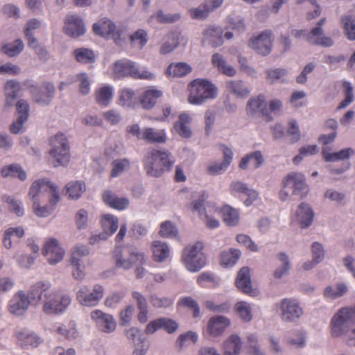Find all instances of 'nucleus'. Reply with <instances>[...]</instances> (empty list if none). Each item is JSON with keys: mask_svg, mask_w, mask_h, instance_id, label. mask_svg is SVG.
<instances>
[{"mask_svg": "<svg viewBox=\"0 0 355 355\" xmlns=\"http://www.w3.org/2000/svg\"><path fill=\"white\" fill-rule=\"evenodd\" d=\"M51 284L48 281L38 282L33 284L30 289L28 297L34 304L43 302L48 298L53 291L51 290Z\"/></svg>", "mask_w": 355, "mask_h": 355, "instance_id": "obj_16", "label": "nucleus"}, {"mask_svg": "<svg viewBox=\"0 0 355 355\" xmlns=\"http://www.w3.org/2000/svg\"><path fill=\"white\" fill-rule=\"evenodd\" d=\"M103 199L109 207L117 210H123L129 205L128 198L123 197L119 198L111 191H105L103 194Z\"/></svg>", "mask_w": 355, "mask_h": 355, "instance_id": "obj_32", "label": "nucleus"}, {"mask_svg": "<svg viewBox=\"0 0 355 355\" xmlns=\"http://www.w3.org/2000/svg\"><path fill=\"white\" fill-rule=\"evenodd\" d=\"M242 347L241 339L236 334L231 335L224 343V355H239Z\"/></svg>", "mask_w": 355, "mask_h": 355, "instance_id": "obj_37", "label": "nucleus"}, {"mask_svg": "<svg viewBox=\"0 0 355 355\" xmlns=\"http://www.w3.org/2000/svg\"><path fill=\"white\" fill-rule=\"evenodd\" d=\"M18 343L23 347H37L40 343V338L34 332L24 329L16 334Z\"/></svg>", "mask_w": 355, "mask_h": 355, "instance_id": "obj_30", "label": "nucleus"}, {"mask_svg": "<svg viewBox=\"0 0 355 355\" xmlns=\"http://www.w3.org/2000/svg\"><path fill=\"white\" fill-rule=\"evenodd\" d=\"M222 35V29L219 27H209L204 32L205 40L214 47L219 46L223 44Z\"/></svg>", "mask_w": 355, "mask_h": 355, "instance_id": "obj_42", "label": "nucleus"}, {"mask_svg": "<svg viewBox=\"0 0 355 355\" xmlns=\"http://www.w3.org/2000/svg\"><path fill=\"white\" fill-rule=\"evenodd\" d=\"M55 87L51 83H45L40 87H34L31 89L32 97L35 102L47 105L53 98Z\"/></svg>", "mask_w": 355, "mask_h": 355, "instance_id": "obj_18", "label": "nucleus"}, {"mask_svg": "<svg viewBox=\"0 0 355 355\" xmlns=\"http://www.w3.org/2000/svg\"><path fill=\"white\" fill-rule=\"evenodd\" d=\"M64 33L73 37H77L85 31L83 19L78 15L67 16L64 21Z\"/></svg>", "mask_w": 355, "mask_h": 355, "instance_id": "obj_21", "label": "nucleus"}, {"mask_svg": "<svg viewBox=\"0 0 355 355\" xmlns=\"http://www.w3.org/2000/svg\"><path fill=\"white\" fill-rule=\"evenodd\" d=\"M116 267L123 270L131 268L134 264H144L145 254L133 247H116L113 252Z\"/></svg>", "mask_w": 355, "mask_h": 355, "instance_id": "obj_4", "label": "nucleus"}, {"mask_svg": "<svg viewBox=\"0 0 355 355\" xmlns=\"http://www.w3.org/2000/svg\"><path fill=\"white\" fill-rule=\"evenodd\" d=\"M112 169L111 176L116 178L123 172L128 171L130 168V161L128 158L114 159L112 162Z\"/></svg>", "mask_w": 355, "mask_h": 355, "instance_id": "obj_56", "label": "nucleus"}, {"mask_svg": "<svg viewBox=\"0 0 355 355\" xmlns=\"http://www.w3.org/2000/svg\"><path fill=\"white\" fill-rule=\"evenodd\" d=\"M354 153V150L352 148H344L336 153H330L326 148H323L322 151L324 159L328 162L349 159Z\"/></svg>", "mask_w": 355, "mask_h": 355, "instance_id": "obj_36", "label": "nucleus"}, {"mask_svg": "<svg viewBox=\"0 0 355 355\" xmlns=\"http://www.w3.org/2000/svg\"><path fill=\"white\" fill-rule=\"evenodd\" d=\"M71 297L68 295H61L53 291L48 298L44 300L42 310L48 315L62 313L71 304Z\"/></svg>", "mask_w": 355, "mask_h": 355, "instance_id": "obj_10", "label": "nucleus"}, {"mask_svg": "<svg viewBox=\"0 0 355 355\" xmlns=\"http://www.w3.org/2000/svg\"><path fill=\"white\" fill-rule=\"evenodd\" d=\"M207 198V194L205 192H202L199 199L194 200L191 203V210L193 211H198L200 216L205 215L207 212H209L211 214L218 212V210L215 206L211 207L209 205H204Z\"/></svg>", "mask_w": 355, "mask_h": 355, "instance_id": "obj_39", "label": "nucleus"}, {"mask_svg": "<svg viewBox=\"0 0 355 355\" xmlns=\"http://www.w3.org/2000/svg\"><path fill=\"white\" fill-rule=\"evenodd\" d=\"M105 293V288L99 284H95L92 287L83 284L80 286L76 293V297L78 303L87 307L97 306L103 299Z\"/></svg>", "mask_w": 355, "mask_h": 355, "instance_id": "obj_6", "label": "nucleus"}, {"mask_svg": "<svg viewBox=\"0 0 355 355\" xmlns=\"http://www.w3.org/2000/svg\"><path fill=\"white\" fill-rule=\"evenodd\" d=\"M198 336L194 331H187L180 334L176 340V346L179 349H182L184 347L188 346L191 343H196L198 341Z\"/></svg>", "mask_w": 355, "mask_h": 355, "instance_id": "obj_57", "label": "nucleus"}, {"mask_svg": "<svg viewBox=\"0 0 355 355\" xmlns=\"http://www.w3.org/2000/svg\"><path fill=\"white\" fill-rule=\"evenodd\" d=\"M235 310L239 317L245 322H250L252 318L251 306L249 303L241 301L236 304Z\"/></svg>", "mask_w": 355, "mask_h": 355, "instance_id": "obj_60", "label": "nucleus"}, {"mask_svg": "<svg viewBox=\"0 0 355 355\" xmlns=\"http://www.w3.org/2000/svg\"><path fill=\"white\" fill-rule=\"evenodd\" d=\"M227 91L239 98H246L250 90L242 80H228L225 83Z\"/></svg>", "mask_w": 355, "mask_h": 355, "instance_id": "obj_35", "label": "nucleus"}, {"mask_svg": "<svg viewBox=\"0 0 355 355\" xmlns=\"http://www.w3.org/2000/svg\"><path fill=\"white\" fill-rule=\"evenodd\" d=\"M190 94L188 101L193 105H202L216 97L217 87L207 79H196L189 85Z\"/></svg>", "mask_w": 355, "mask_h": 355, "instance_id": "obj_3", "label": "nucleus"}, {"mask_svg": "<svg viewBox=\"0 0 355 355\" xmlns=\"http://www.w3.org/2000/svg\"><path fill=\"white\" fill-rule=\"evenodd\" d=\"M283 321L294 322L303 315V309L294 298H284L277 304Z\"/></svg>", "mask_w": 355, "mask_h": 355, "instance_id": "obj_9", "label": "nucleus"}, {"mask_svg": "<svg viewBox=\"0 0 355 355\" xmlns=\"http://www.w3.org/2000/svg\"><path fill=\"white\" fill-rule=\"evenodd\" d=\"M343 87L344 88L345 98L338 105V110L345 108L354 101L353 87L352 84L349 81L345 80L343 83Z\"/></svg>", "mask_w": 355, "mask_h": 355, "instance_id": "obj_59", "label": "nucleus"}, {"mask_svg": "<svg viewBox=\"0 0 355 355\" xmlns=\"http://www.w3.org/2000/svg\"><path fill=\"white\" fill-rule=\"evenodd\" d=\"M277 258L281 262V266L275 269L273 275L277 279H280L287 275L291 268L288 256L284 252H279Z\"/></svg>", "mask_w": 355, "mask_h": 355, "instance_id": "obj_54", "label": "nucleus"}, {"mask_svg": "<svg viewBox=\"0 0 355 355\" xmlns=\"http://www.w3.org/2000/svg\"><path fill=\"white\" fill-rule=\"evenodd\" d=\"M0 173L4 178H17L22 182L25 181L27 178L26 172L19 164H11L3 166Z\"/></svg>", "mask_w": 355, "mask_h": 355, "instance_id": "obj_29", "label": "nucleus"}, {"mask_svg": "<svg viewBox=\"0 0 355 355\" xmlns=\"http://www.w3.org/2000/svg\"><path fill=\"white\" fill-rule=\"evenodd\" d=\"M137 64L128 59H121L114 64L113 71L117 78L130 76L133 78Z\"/></svg>", "mask_w": 355, "mask_h": 355, "instance_id": "obj_22", "label": "nucleus"}, {"mask_svg": "<svg viewBox=\"0 0 355 355\" xmlns=\"http://www.w3.org/2000/svg\"><path fill=\"white\" fill-rule=\"evenodd\" d=\"M343 32L346 37L350 41L355 40V17L344 16L340 19Z\"/></svg>", "mask_w": 355, "mask_h": 355, "instance_id": "obj_52", "label": "nucleus"}, {"mask_svg": "<svg viewBox=\"0 0 355 355\" xmlns=\"http://www.w3.org/2000/svg\"><path fill=\"white\" fill-rule=\"evenodd\" d=\"M50 182L44 179L33 182L31 186L28 196L33 202L39 201L38 197L46 193Z\"/></svg>", "mask_w": 355, "mask_h": 355, "instance_id": "obj_41", "label": "nucleus"}, {"mask_svg": "<svg viewBox=\"0 0 355 355\" xmlns=\"http://www.w3.org/2000/svg\"><path fill=\"white\" fill-rule=\"evenodd\" d=\"M41 22L37 19H32L29 20L24 28V35L28 40V46L33 49H36L38 46V40L34 36V31L40 28Z\"/></svg>", "mask_w": 355, "mask_h": 355, "instance_id": "obj_34", "label": "nucleus"}, {"mask_svg": "<svg viewBox=\"0 0 355 355\" xmlns=\"http://www.w3.org/2000/svg\"><path fill=\"white\" fill-rule=\"evenodd\" d=\"M220 149L223 155L221 162H213L207 167V172L211 175H216L225 172L230 165L233 159V151L225 145H221Z\"/></svg>", "mask_w": 355, "mask_h": 355, "instance_id": "obj_17", "label": "nucleus"}, {"mask_svg": "<svg viewBox=\"0 0 355 355\" xmlns=\"http://www.w3.org/2000/svg\"><path fill=\"white\" fill-rule=\"evenodd\" d=\"M325 20V18L320 19L317 26L309 33H306L304 30H292L291 35L297 38L306 36L307 41L312 44L329 47L333 45L332 39L322 35L323 31L322 26L324 24Z\"/></svg>", "mask_w": 355, "mask_h": 355, "instance_id": "obj_8", "label": "nucleus"}, {"mask_svg": "<svg viewBox=\"0 0 355 355\" xmlns=\"http://www.w3.org/2000/svg\"><path fill=\"white\" fill-rule=\"evenodd\" d=\"M191 71V67L184 62L171 64L166 69V74L168 76L181 77Z\"/></svg>", "mask_w": 355, "mask_h": 355, "instance_id": "obj_53", "label": "nucleus"}, {"mask_svg": "<svg viewBox=\"0 0 355 355\" xmlns=\"http://www.w3.org/2000/svg\"><path fill=\"white\" fill-rule=\"evenodd\" d=\"M266 78L271 83L276 81L285 82L288 76V71L283 68L270 69L266 71Z\"/></svg>", "mask_w": 355, "mask_h": 355, "instance_id": "obj_58", "label": "nucleus"}, {"mask_svg": "<svg viewBox=\"0 0 355 355\" xmlns=\"http://www.w3.org/2000/svg\"><path fill=\"white\" fill-rule=\"evenodd\" d=\"M52 331L69 340H74L78 336L76 322L73 320L65 324L56 323L53 326Z\"/></svg>", "mask_w": 355, "mask_h": 355, "instance_id": "obj_24", "label": "nucleus"}, {"mask_svg": "<svg viewBox=\"0 0 355 355\" xmlns=\"http://www.w3.org/2000/svg\"><path fill=\"white\" fill-rule=\"evenodd\" d=\"M247 112L248 114H261L268 116V111L266 107V98L263 95L251 98L247 104Z\"/></svg>", "mask_w": 355, "mask_h": 355, "instance_id": "obj_25", "label": "nucleus"}, {"mask_svg": "<svg viewBox=\"0 0 355 355\" xmlns=\"http://www.w3.org/2000/svg\"><path fill=\"white\" fill-rule=\"evenodd\" d=\"M153 257L155 261L163 262L170 256V248L168 245L159 241L152 243Z\"/></svg>", "mask_w": 355, "mask_h": 355, "instance_id": "obj_38", "label": "nucleus"}, {"mask_svg": "<svg viewBox=\"0 0 355 355\" xmlns=\"http://www.w3.org/2000/svg\"><path fill=\"white\" fill-rule=\"evenodd\" d=\"M93 31L96 35L106 39H113L114 42L120 44L121 32L116 29L114 22L107 17H101L93 24Z\"/></svg>", "mask_w": 355, "mask_h": 355, "instance_id": "obj_12", "label": "nucleus"}, {"mask_svg": "<svg viewBox=\"0 0 355 355\" xmlns=\"http://www.w3.org/2000/svg\"><path fill=\"white\" fill-rule=\"evenodd\" d=\"M31 304L28 295L20 291L16 293L9 302V311L14 315L24 314Z\"/></svg>", "mask_w": 355, "mask_h": 355, "instance_id": "obj_20", "label": "nucleus"}, {"mask_svg": "<svg viewBox=\"0 0 355 355\" xmlns=\"http://www.w3.org/2000/svg\"><path fill=\"white\" fill-rule=\"evenodd\" d=\"M143 164L148 175L158 178L172 169L175 159L168 150L152 149L144 155Z\"/></svg>", "mask_w": 355, "mask_h": 355, "instance_id": "obj_2", "label": "nucleus"}, {"mask_svg": "<svg viewBox=\"0 0 355 355\" xmlns=\"http://www.w3.org/2000/svg\"><path fill=\"white\" fill-rule=\"evenodd\" d=\"M191 119L188 114L182 113L174 124L173 128L177 134L182 138L188 139L191 137L192 132L189 127Z\"/></svg>", "mask_w": 355, "mask_h": 355, "instance_id": "obj_31", "label": "nucleus"}, {"mask_svg": "<svg viewBox=\"0 0 355 355\" xmlns=\"http://www.w3.org/2000/svg\"><path fill=\"white\" fill-rule=\"evenodd\" d=\"M282 185L284 188L291 189L293 195L299 196L301 198H304L309 191L305 177L300 172L288 173L283 178Z\"/></svg>", "mask_w": 355, "mask_h": 355, "instance_id": "obj_11", "label": "nucleus"}, {"mask_svg": "<svg viewBox=\"0 0 355 355\" xmlns=\"http://www.w3.org/2000/svg\"><path fill=\"white\" fill-rule=\"evenodd\" d=\"M142 139L150 144L164 143L166 139V132L164 130L156 131L152 128H146L143 130Z\"/></svg>", "mask_w": 355, "mask_h": 355, "instance_id": "obj_43", "label": "nucleus"}, {"mask_svg": "<svg viewBox=\"0 0 355 355\" xmlns=\"http://www.w3.org/2000/svg\"><path fill=\"white\" fill-rule=\"evenodd\" d=\"M5 106L12 107L15 104L18 94L21 90V84L15 80H8L5 84Z\"/></svg>", "mask_w": 355, "mask_h": 355, "instance_id": "obj_27", "label": "nucleus"}, {"mask_svg": "<svg viewBox=\"0 0 355 355\" xmlns=\"http://www.w3.org/2000/svg\"><path fill=\"white\" fill-rule=\"evenodd\" d=\"M114 94V88L111 85H105L96 90L95 98L96 102L102 105L107 106L111 101Z\"/></svg>", "mask_w": 355, "mask_h": 355, "instance_id": "obj_44", "label": "nucleus"}, {"mask_svg": "<svg viewBox=\"0 0 355 355\" xmlns=\"http://www.w3.org/2000/svg\"><path fill=\"white\" fill-rule=\"evenodd\" d=\"M209 8V7H208L207 5L204 1L203 3L200 4L197 8H191L189 10V12L192 19L202 20L207 18L209 13L211 12V10Z\"/></svg>", "mask_w": 355, "mask_h": 355, "instance_id": "obj_61", "label": "nucleus"}, {"mask_svg": "<svg viewBox=\"0 0 355 355\" xmlns=\"http://www.w3.org/2000/svg\"><path fill=\"white\" fill-rule=\"evenodd\" d=\"M314 213L309 204L301 203L292 217V222L300 225L301 228L309 227L313 220Z\"/></svg>", "mask_w": 355, "mask_h": 355, "instance_id": "obj_19", "label": "nucleus"}, {"mask_svg": "<svg viewBox=\"0 0 355 355\" xmlns=\"http://www.w3.org/2000/svg\"><path fill=\"white\" fill-rule=\"evenodd\" d=\"M51 146L49 153L57 163L55 166L67 165L70 160V153L65 135L62 133L56 134L51 141Z\"/></svg>", "mask_w": 355, "mask_h": 355, "instance_id": "obj_7", "label": "nucleus"}, {"mask_svg": "<svg viewBox=\"0 0 355 355\" xmlns=\"http://www.w3.org/2000/svg\"><path fill=\"white\" fill-rule=\"evenodd\" d=\"M211 61L213 65L223 74L232 77L236 74V69L231 65L227 64L222 55L214 53L212 55Z\"/></svg>", "mask_w": 355, "mask_h": 355, "instance_id": "obj_40", "label": "nucleus"}, {"mask_svg": "<svg viewBox=\"0 0 355 355\" xmlns=\"http://www.w3.org/2000/svg\"><path fill=\"white\" fill-rule=\"evenodd\" d=\"M202 242L187 246L182 252V260L186 268L191 272L199 271L206 265V257L203 253Z\"/></svg>", "mask_w": 355, "mask_h": 355, "instance_id": "obj_5", "label": "nucleus"}, {"mask_svg": "<svg viewBox=\"0 0 355 355\" xmlns=\"http://www.w3.org/2000/svg\"><path fill=\"white\" fill-rule=\"evenodd\" d=\"M349 291V286L346 283L338 282L327 286L323 291V296L327 300H334L342 297Z\"/></svg>", "mask_w": 355, "mask_h": 355, "instance_id": "obj_28", "label": "nucleus"}, {"mask_svg": "<svg viewBox=\"0 0 355 355\" xmlns=\"http://www.w3.org/2000/svg\"><path fill=\"white\" fill-rule=\"evenodd\" d=\"M272 41V31L265 30L257 37H252L249 41V46L257 53L265 56L271 52Z\"/></svg>", "mask_w": 355, "mask_h": 355, "instance_id": "obj_14", "label": "nucleus"}, {"mask_svg": "<svg viewBox=\"0 0 355 355\" xmlns=\"http://www.w3.org/2000/svg\"><path fill=\"white\" fill-rule=\"evenodd\" d=\"M150 304L155 308H167L173 304L174 298L159 297L157 294H151L149 297Z\"/></svg>", "mask_w": 355, "mask_h": 355, "instance_id": "obj_63", "label": "nucleus"}, {"mask_svg": "<svg viewBox=\"0 0 355 355\" xmlns=\"http://www.w3.org/2000/svg\"><path fill=\"white\" fill-rule=\"evenodd\" d=\"M331 334L342 336L350 346H355V305L338 311L331 320Z\"/></svg>", "mask_w": 355, "mask_h": 355, "instance_id": "obj_1", "label": "nucleus"}, {"mask_svg": "<svg viewBox=\"0 0 355 355\" xmlns=\"http://www.w3.org/2000/svg\"><path fill=\"white\" fill-rule=\"evenodd\" d=\"M236 285L243 293L250 295L253 294L250 269L248 267H243L239 270L236 279Z\"/></svg>", "mask_w": 355, "mask_h": 355, "instance_id": "obj_26", "label": "nucleus"}, {"mask_svg": "<svg viewBox=\"0 0 355 355\" xmlns=\"http://www.w3.org/2000/svg\"><path fill=\"white\" fill-rule=\"evenodd\" d=\"M130 40L133 45H138L141 49L148 42L147 32L144 29H139L130 36Z\"/></svg>", "mask_w": 355, "mask_h": 355, "instance_id": "obj_64", "label": "nucleus"}, {"mask_svg": "<svg viewBox=\"0 0 355 355\" xmlns=\"http://www.w3.org/2000/svg\"><path fill=\"white\" fill-rule=\"evenodd\" d=\"M42 253L47 258L49 264L55 265L63 259L64 250L57 239L51 238L44 244Z\"/></svg>", "mask_w": 355, "mask_h": 355, "instance_id": "obj_15", "label": "nucleus"}, {"mask_svg": "<svg viewBox=\"0 0 355 355\" xmlns=\"http://www.w3.org/2000/svg\"><path fill=\"white\" fill-rule=\"evenodd\" d=\"M70 265L71 266V275L78 281H83L85 278V266L82 261L73 257L70 259Z\"/></svg>", "mask_w": 355, "mask_h": 355, "instance_id": "obj_62", "label": "nucleus"}, {"mask_svg": "<svg viewBox=\"0 0 355 355\" xmlns=\"http://www.w3.org/2000/svg\"><path fill=\"white\" fill-rule=\"evenodd\" d=\"M286 341L296 348H303L306 345L305 333L302 330L290 331L286 336Z\"/></svg>", "mask_w": 355, "mask_h": 355, "instance_id": "obj_46", "label": "nucleus"}, {"mask_svg": "<svg viewBox=\"0 0 355 355\" xmlns=\"http://www.w3.org/2000/svg\"><path fill=\"white\" fill-rule=\"evenodd\" d=\"M66 194L70 199H78L85 192L86 188L81 181L71 182L66 187Z\"/></svg>", "mask_w": 355, "mask_h": 355, "instance_id": "obj_51", "label": "nucleus"}, {"mask_svg": "<svg viewBox=\"0 0 355 355\" xmlns=\"http://www.w3.org/2000/svg\"><path fill=\"white\" fill-rule=\"evenodd\" d=\"M162 95V91L154 87H150L144 91L140 98V103L143 108L146 110L153 108Z\"/></svg>", "mask_w": 355, "mask_h": 355, "instance_id": "obj_33", "label": "nucleus"}, {"mask_svg": "<svg viewBox=\"0 0 355 355\" xmlns=\"http://www.w3.org/2000/svg\"><path fill=\"white\" fill-rule=\"evenodd\" d=\"M90 317L96 328L105 334H111L116 329V322L112 315L100 309L93 310Z\"/></svg>", "mask_w": 355, "mask_h": 355, "instance_id": "obj_13", "label": "nucleus"}, {"mask_svg": "<svg viewBox=\"0 0 355 355\" xmlns=\"http://www.w3.org/2000/svg\"><path fill=\"white\" fill-rule=\"evenodd\" d=\"M223 218L226 225L235 226L239 220V214L236 209L230 205H225L220 209Z\"/></svg>", "mask_w": 355, "mask_h": 355, "instance_id": "obj_48", "label": "nucleus"}, {"mask_svg": "<svg viewBox=\"0 0 355 355\" xmlns=\"http://www.w3.org/2000/svg\"><path fill=\"white\" fill-rule=\"evenodd\" d=\"M180 38V34L178 33L171 32L168 33L164 39L165 41L160 47V53L167 54L173 51L179 44Z\"/></svg>", "mask_w": 355, "mask_h": 355, "instance_id": "obj_45", "label": "nucleus"}, {"mask_svg": "<svg viewBox=\"0 0 355 355\" xmlns=\"http://www.w3.org/2000/svg\"><path fill=\"white\" fill-rule=\"evenodd\" d=\"M73 55L77 62L83 64L94 63L96 57L94 51L86 48H79L73 51Z\"/></svg>", "mask_w": 355, "mask_h": 355, "instance_id": "obj_50", "label": "nucleus"}, {"mask_svg": "<svg viewBox=\"0 0 355 355\" xmlns=\"http://www.w3.org/2000/svg\"><path fill=\"white\" fill-rule=\"evenodd\" d=\"M24 44L21 40L18 39L11 43L4 44L1 50L8 56L12 58L18 55L24 49Z\"/></svg>", "mask_w": 355, "mask_h": 355, "instance_id": "obj_55", "label": "nucleus"}, {"mask_svg": "<svg viewBox=\"0 0 355 355\" xmlns=\"http://www.w3.org/2000/svg\"><path fill=\"white\" fill-rule=\"evenodd\" d=\"M241 251L236 249H230L221 252L220 262L225 267H232L241 257Z\"/></svg>", "mask_w": 355, "mask_h": 355, "instance_id": "obj_49", "label": "nucleus"}, {"mask_svg": "<svg viewBox=\"0 0 355 355\" xmlns=\"http://www.w3.org/2000/svg\"><path fill=\"white\" fill-rule=\"evenodd\" d=\"M101 224L103 232H105L110 236L117 230L119 220L115 216L107 214L102 216Z\"/></svg>", "mask_w": 355, "mask_h": 355, "instance_id": "obj_47", "label": "nucleus"}, {"mask_svg": "<svg viewBox=\"0 0 355 355\" xmlns=\"http://www.w3.org/2000/svg\"><path fill=\"white\" fill-rule=\"evenodd\" d=\"M230 320L223 315L212 317L208 322L207 332L211 336H218L230 325Z\"/></svg>", "mask_w": 355, "mask_h": 355, "instance_id": "obj_23", "label": "nucleus"}]
</instances>
